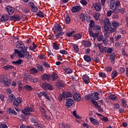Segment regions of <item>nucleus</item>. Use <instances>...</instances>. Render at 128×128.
I'll use <instances>...</instances> for the list:
<instances>
[{"mask_svg":"<svg viewBox=\"0 0 128 128\" xmlns=\"http://www.w3.org/2000/svg\"><path fill=\"white\" fill-rule=\"evenodd\" d=\"M120 6V2L119 0L116 2L114 0H111L110 1V10H114V14H118Z\"/></svg>","mask_w":128,"mask_h":128,"instance_id":"1","label":"nucleus"},{"mask_svg":"<svg viewBox=\"0 0 128 128\" xmlns=\"http://www.w3.org/2000/svg\"><path fill=\"white\" fill-rule=\"evenodd\" d=\"M104 32H107L108 34H112L114 32H116V28H112V27H108V26H104Z\"/></svg>","mask_w":128,"mask_h":128,"instance_id":"2","label":"nucleus"},{"mask_svg":"<svg viewBox=\"0 0 128 128\" xmlns=\"http://www.w3.org/2000/svg\"><path fill=\"white\" fill-rule=\"evenodd\" d=\"M22 112L24 114H26V116H30V112H34V109L32 107H26L24 110H22Z\"/></svg>","mask_w":128,"mask_h":128,"instance_id":"3","label":"nucleus"},{"mask_svg":"<svg viewBox=\"0 0 128 128\" xmlns=\"http://www.w3.org/2000/svg\"><path fill=\"white\" fill-rule=\"evenodd\" d=\"M74 104V100L72 98H69L67 99L66 101V108H70Z\"/></svg>","mask_w":128,"mask_h":128,"instance_id":"4","label":"nucleus"},{"mask_svg":"<svg viewBox=\"0 0 128 128\" xmlns=\"http://www.w3.org/2000/svg\"><path fill=\"white\" fill-rule=\"evenodd\" d=\"M42 87L44 90H52L54 89V87L52 86V84L48 83H43L42 84Z\"/></svg>","mask_w":128,"mask_h":128,"instance_id":"5","label":"nucleus"},{"mask_svg":"<svg viewBox=\"0 0 128 128\" xmlns=\"http://www.w3.org/2000/svg\"><path fill=\"white\" fill-rule=\"evenodd\" d=\"M6 10L10 16H12L14 14L16 10L12 6H6Z\"/></svg>","mask_w":128,"mask_h":128,"instance_id":"6","label":"nucleus"},{"mask_svg":"<svg viewBox=\"0 0 128 128\" xmlns=\"http://www.w3.org/2000/svg\"><path fill=\"white\" fill-rule=\"evenodd\" d=\"M28 6H30V8H31V10L32 12H37L38 8L36 6H34V3L30 2L28 4Z\"/></svg>","mask_w":128,"mask_h":128,"instance_id":"7","label":"nucleus"},{"mask_svg":"<svg viewBox=\"0 0 128 128\" xmlns=\"http://www.w3.org/2000/svg\"><path fill=\"white\" fill-rule=\"evenodd\" d=\"M92 6L94 8L96 12H100V10H102V4H100V3H94L92 4Z\"/></svg>","mask_w":128,"mask_h":128,"instance_id":"8","label":"nucleus"},{"mask_svg":"<svg viewBox=\"0 0 128 128\" xmlns=\"http://www.w3.org/2000/svg\"><path fill=\"white\" fill-rule=\"evenodd\" d=\"M22 102V98L19 97L16 99L13 103L14 106H18Z\"/></svg>","mask_w":128,"mask_h":128,"instance_id":"9","label":"nucleus"},{"mask_svg":"<svg viewBox=\"0 0 128 128\" xmlns=\"http://www.w3.org/2000/svg\"><path fill=\"white\" fill-rule=\"evenodd\" d=\"M20 58H26V60H30L32 58V55L30 53V52H27L24 54L21 52V54L20 55Z\"/></svg>","mask_w":128,"mask_h":128,"instance_id":"10","label":"nucleus"},{"mask_svg":"<svg viewBox=\"0 0 128 128\" xmlns=\"http://www.w3.org/2000/svg\"><path fill=\"white\" fill-rule=\"evenodd\" d=\"M62 96L63 98H72V94L70 92L64 91L62 93Z\"/></svg>","mask_w":128,"mask_h":128,"instance_id":"11","label":"nucleus"},{"mask_svg":"<svg viewBox=\"0 0 128 128\" xmlns=\"http://www.w3.org/2000/svg\"><path fill=\"white\" fill-rule=\"evenodd\" d=\"M14 53L10 55L11 58H14V56H18L19 58H20L22 52L18 51V49H14Z\"/></svg>","mask_w":128,"mask_h":128,"instance_id":"12","label":"nucleus"},{"mask_svg":"<svg viewBox=\"0 0 128 128\" xmlns=\"http://www.w3.org/2000/svg\"><path fill=\"white\" fill-rule=\"evenodd\" d=\"M10 20L12 22H20V17L18 14L13 15L10 17Z\"/></svg>","mask_w":128,"mask_h":128,"instance_id":"13","label":"nucleus"},{"mask_svg":"<svg viewBox=\"0 0 128 128\" xmlns=\"http://www.w3.org/2000/svg\"><path fill=\"white\" fill-rule=\"evenodd\" d=\"M54 28H53L54 32H62V26L60 24H56V26H54Z\"/></svg>","mask_w":128,"mask_h":128,"instance_id":"14","label":"nucleus"},{"mask_svg":"<svg viewBox=\"0 0 128 128\" xmlns=\"http://www.w3.org/2000/svg\"><path fill=\"white\" fill-rule=\"evenodd\" d=\"M82 10L80 6H76L72 8L71 12L73 13H76L80 12Z\"/></svg>","mask_w":128,"mask_h":128,"instance_id":"15","label":"nucleus"},{"mask_svg":"<svg viewBox=\"0 0 128 128\" xmlns=\"http://www.w3.org/2000/svg\"><path fill=\"white\" fill-rule=\"evenodd\" d=\"M82 80L85 84H90V77L86 74H84L82 76Z\"/></svg>","mask_w":128,"mask_h":128,"instance_id":"16","label":"nucleus"},{"mask_svg":"<svg viewBox=\"0 0 128 128\" xmlns=\"http://www.w3.org/2000/svg\"><path fill=\"white\" fill-rule=\"evenodd\" d=\"M66 84L64 83V82L62 80H58L56 82V86L58 88H64Z\"/></svg>","mask_w":128,"mask_h":128,"instance_id":"17","label":"nucleus"},{"mask_svg":"<svg viewBox=\"0 0 128 128\" xmlns=\"http://www.w3.org/2000/svg\"><path fill=\"white\" fill-rule=\"evenodd\" d=\"M90 122L92 124H94V126H100V122H98V120H96L94 118L90 117Z\"/></svg>","mask_w":128,"mask_h":128,"instance_id":"18","label":"nucleus"},{"mask_svg":"<svg viewBox=\"0 0 128 128\" xmlns=\"http://www.w3.org/2000/svg\"><path fill=\"white\" fill-rule=\"evenodd\" d=\"M2 84H4V86H6V88H8L10 86V82L8 81V79L7 78H3L2 80Z\"/></svg>","mask_w":128,"mask_h":128,"instance_id":"19","label":"nucleus"},{"mask_svg":"<svg viewBox=\"0 0 128 128\" xmlns=\"http://www.w3.org/2000/svg\"><path fill=\"white\" fill-rule=\"evenodd\" d=\"M98 96H100V94H98V92H94V93H92V99L95 100H100V97H98Z\"/></svg>","mask_w":128,"mask_h":128,"instance_id":"20","label":"nucleus"},{"mask_svg":"<svg viewBox=\"0 0 128 128\" xmlns=\"http://www.w3.org/2000/svg\"><path fill=\"white\" fill-rule=\"evenodd\" d=\"M41 78H42V80H48V81H49V80H50V75L44 74L42 76Z\"/></svg>","mask_w":128,"mask_h":128,"instance_id":"21","label":"nucleus"},{"mask_svg":"<svg viewBox=\"0 0 128 128\" xmlns=\"http://www.w3.org/2000/svg\"><path fill=\"white\" fill-rule=\"evenodd\" d=\"M74 100H76V102H80L82 98H80V94L76 92L74 95Z\"/></svg>","mask_w":128,"mask_h":128,"instance_id":"22","label":"nucleus"},{"mask_svg":"<svg viewBox=\"0 0 128 128\" xmlns=\"http://www.w3.org/2000/svg\"><path fill=\"white\" fill-rule=\"evenodd\" d=\"M12 64H15L16 66H20L22 64H24V60L22 59H18L16 61L12 62Z\"/></svg>","mask_w":128,"mask_h":128,"instance_id":"23","label":"nucleus"},{"mask_svg":"<svg viewBox=\"0 0 128 128\" xmlns=\"http://www.w3.org/2000/svg\"><path fill=\"white\" fill-rule=\"evenodd\" d=\"M93 30L96 32H102V27L99 25H96L93 28Z\"/></svg>","mask_w":128,"mask_h":128,"instance_id":"24","label":"nucleus"},{"mask_svg":"<svg viewBox=\"0 0 128 128\" xmlns=\"http://www.w3.org/2000/svg\"><path fill=\"white\" fill-rule=\"evenodd\" d=\"M29 72L30 74H36L38 72V70L35 68H32L29 70Z\"/></svg>","mask_w":128,"mask_h":128,"instance_id":"25","label":"nucleus"},{"mask_svg":"<svg viewBox=\"0 0 128 128\" xmlns=\"http://www.w3.org/2000/svg\"><path fill=\"white\" fill-rule=\"evenodd\" d=\"M8 14H4L1 17V22H6L8 20Z\"/></svg>","mask_w":128,"mask_h":128,"instance_id":"26","label":"nucleus"},{"mask_svg":"<svg viewBox=\"0 0 128 128\" xmlns=\"http://www.w3.org/2000/svg\"><path fill=\"white\" fill-rule=\"evenodd\" d=\"M58 78V74H52L50 76V80L54 82V80H56Z\"/></svg>","mask_w":128,"mask_h":128,"instance_id":"27","label":"nucleus"},{"mask_svg":"<svg viewBox=\"0 0 128 128\" xmlns=\"http://www.w3.org/2000/svg\"><path fill=\"white\" fill-rule=\"evenodd\" d=\"M111 24L112 25V26H113L112 28H116L118 26H120V22L116 20L113 21Z\"/></svg>","mask_w":128,"mask_h":128,"instance_id":"28","label":"nucleus"},{"mask_svg":"<svg viewBox=\"0 0 128 128\" xmlns=\"http://www.w3.org/2000/svg\"><path fill=\"white\" fill-rule=\"evenodd\" d=\"M8 112L9 114H14V116H16L18 114L12 108H10L8 109Z\"/></svg>","mask_w":128,"mask_h":128,"instance_id":"29","label":"nucleus"},{"mask_svg":"<svg viewBox=\"0 0 128 128\" xmlns=\"http://www.w3.org/2000/svg\"><path fill=\"white\" fill-rule=\"evenodd\" d=\"M110 100H114V102H116L118 100V97L114 94H111L108 96Z\"/></svg>","mask_w":128,"mask_h":128,"instance_id":"30","label":"nucleus"},{"mask_svg":"<svg viewBox=\"0 0 128 128\" xmlns=\"http://www.w3.org/2000/svg\"><path fill=\"white\" fill-rule=\"evenodd\" d=\"M19 50L21 52H22V54H25L26 52H27L28 50H26V48L23 45V46L20 47Z\"/></svg>","mask_w":128,"mask_h":128,"instance_id":"31","label":"nucleus"},{"mask_svg":"<svg viewBox=\"0 0 128 128\" xmlns=\"http://www.w3.org/2000/svg\"><path fill=\"white\" fill-rule=\"evenodd\" d=\"M2 68H4V70H14V66L10 65H6L3 66Z\"/></svg>","mask_w":128,"mask_h":128,"instance_id":"32","label":"nucleus"},{"mask_svg":"<svg viewBox=\"0 0 128 128\" xmlns=\"http://www.w3.org/2000/svg\"><path fill=\"white\" fill-rule=\"evenodd\" d=\"M118 76V71L116 70H113L111 74V78L112 80H114V78H116Z\"/></svg>","mask_w":128,"mask_h":128,"instance_id":"33","label":"nucleus"},{"mask_svg":"<svg viewBox=\"0 0 128 128\" xmlns=\"http://www.w3.org/2000/svg\"><path fill=\"white\" fill-rule=\"evenodd\" d=\"M83 44L86 48H90L92 46V42L90 41H84Z\"/></svg>","mask_w":128,"mask_h":128,"instance_id":"34","label":"nucleus"},{"mask_svg":"<svg viewBox=\"0 0 128 128\" xmlns=\"http://www.w3.org/2000/svg\"><path fill=\"white\" fill-rule=\"evenodd\" d=\"M84 60L86 62H92V58L88 55H84Z\"/></svg>","mask_w":128,"mask_h":128,"instance_id":"35","label":"nucleus"},{"mask_svg":"<svg viewBox=\"0 0 128 128\" xmlns=\"http://www.w3.org/2000/svg\"><path fill=\"white\" fill-rule=\"evenodd\" d=\"M52 48L56 50H60V44H56V42L52 43Z\"/></svg>","mask_w":128,"mask_h":128,"instance_id":"36","label":"nucleus"},{"mask_svg":"<svg viewBox=\"0 0 128 128\" xmlns=\"http://www.w3.org/2000/svg\"><path fill=\"white\" fill-rule=\"evenodd\" d=\"M112 24V23H110V19L108 18H106L104 19V26H109Z\"/></svg>","mask_w":128,"mask_h":128,"instance_id":"37","label":"nucleus"},{"mask_svg":"<svg viewBox=\"0 0 128 128\" xmlns=\"http://www.w3.org/2000/svg\"><path fill=\"white\" fill-rule=\"evenodd\" d=\"M36 16L39 18H44V12L40 11L36 13Z\"/></svg>","mask_w":128,"mask_h":128,"instance_id":"38","label":"nucleus"},{"mask_svg":"<svg viewBox=\"0 0 128 128\" xmlns=\"http://www.w3.org/2000/svg\"><path fill=\"white\" fill-rule=\"evenodd\" d=\"M74 40H80L82 38V35L80 34H78L74 36Z\"/></svg>","mask_w":128,"mask_h":128,"instance_id":"39","label":"nucleus"},{"mask_svg":"<svg viewBox=\"0 0 128 128\" xmlns=\"http://www.w3.org/2000/svg\"><path fill=\"white\" fill-rule=\"evenodd\" d=\"M64 32H58L55 36L56 39L58 40V38H60V36H64Z\"/></svg>","mask_w":128,"mask_h":128,"instance_id":"40","label":"nucleus"},{"mask_svg":"<svg viewBox=\"0 0 128 128\" xmlns=\"http://www.w3.org/2000/svg\"><path fill=\"white\" fill-rule=\"evenodd\" d=\"M16 48H20V46H24V42H22L21 40H18L16 42Z\"/></svg>","mask_w":128,"mask_h":128,"instance_id":"41","label":"nucleus"},{"mask_svg":"<svg viewBox=\"0 0 128 128\" xmlns=\"http://www.w3.org/2000/svg\"><path fill=\"white\" fill-rule=\"evenodd\" d=\"M110 58L112 60V62H114L116 60V54H111L110 56Z\"/></svg>","mask_w":128,"mask_h":128,"instance_id":"42","label":"nucleus"},{"mask_svg":"<svg viewBox=\"0 0 128 128\" xmlns=\"http://www.w3.org/2000/svg\"><path fill=\"white\" fill-rule=\"evenodd\" d=\"M90 26L91 28H94L96 26V22L94 20H90Z\"/></svg>","mask_w":128,"mask_h":128,"instance_id":"43","label":"nucleus"},{"mask_svg":"<svg viewBox=\"0 0 128 128\" xmlns=\"http://www.w3.org/2000/svg\"><path fill=\"white\" fill-rule=\"evenodd\" d=\"M43 96L47 100H49V102H50V96H48V92H43Z\"/></svg>","mask_w":128,"mask_h":128,"instance_id":"44","label":"nucleus"},{"mask_svg":"<svg viewBox=\"0 0 128 128\" xmlns=\"http://www.w3.org/2000/svg\"><path fill=\"white\" fill-rule=\"evenodd\" d=\"M32 46H29L28 48H29V50H34L38 47L36 46V44H34V42L32 44Z\"/></svg>","mask_w":128,"mask_h":128,"instance_id":"45","label":"nucleus"},{"mask_svg":"<svg viewBox=\"0 0 128 128\" xmlns=\"http://www.w3.org/2000/svg\"><path fill=\"white\" fill-rule=\"evenodd\" d=\"M120 101L122 102L123 108H126V101L124 98L120 99Z\"/></svg>","mask_w":128,"mask_h":128,"instance_id":"46","label":"nucleus"},{"mask_svg":"<svg viewBox=\"0 0 128 128\" xmlns=\"http://www.w3.org/2000/svg\"><path fill=\"white\" fill-rule=\"evenodd\" d=\"M102 42L104 44V46H106L108 44V38H104L102 39Z\"/></svg>","mask_w":128,"mask_h":128,"instance_id":"47","label":"nucleus"},{"mask_svg":"<svg viewBox=\"0 0 128 128\" xmlns=\"http://www.w3.org/2000/svg\"><path fill=\"white\" fill-rule=\"evenodd\" d=\"M100 52L102 54H106V47H102L100 49Z\"/></svg>","mask_w":128,"mask_h":128,"instance_id":"48","label":"nucleus"},{"mask_svg":"<svg viewBox=\"0 0 128 128\" xmlns=\"http://www.w3.org/2000/svg\"><path fill=\"white\" fill-rule=\"evenodd\" d=\"M80 18L82 20V22H86V16L84 13H81L80 14Z\"/></svg>","mask_w":128,"mask_h":128,"instance_id":"49","label":"nucleus"},{"mask_svg":"<svg viewBox=\"0 0 128 128\" xmlns=\"http://www.w3.org/2000/svg\"><path fill=\"white\" fill-rule=\"evenodd\" d=\"M73 48L76 52H78L80 50L78 46L76 44H73Z\"/></svg>","mask_w":128,"mask_h":128,"instance_id":"50","label":"nucleus"},{"mask_svg":"<svg viewBox=\"0 0 128 128\" xmlns=\"http://www.w3.org/2000/svg\"><path fill=\"white\" fill-rule=\"evenodd\" d=\"M120 106L118 104H113V108H114V110H120Z\"/></svg>","mask_w":128,"mask_h":128,"instance_id":"51","label":"nucleus"},{"mask_svg":"<svg viewBox=\"0 0 128 128\" xmlns=\"http://www.w3.org/2000/svg\"><path fill=\"white\" fill-rule=\"evenodd\" d=\"M112 52H114V49H112V48H106V52H107V54H112Z\"/></svg>","mask_w":128,"mask_h":128,"instance_id":"52","label":"nucleus"},{"mask_svg":"<svg viewBox=\"0 0 128 128\" xmlns=\"http://www.w3.org/2000/svg\"><path fill=\"white\" fill-rule=\"evenodd\" d=\"M24 88L26 90H30V91L32 90V86L30 85H26L24 86Z\"/></svg>","mask_w":128,"mask_h":128,"instance_id":"53","label":"nucleus"},{"mask_svg":"<svg viewBox=\"0 0 128 128\" xmlns=\"http://www.w3.org/2000/svg\"><path fill=\"white\" fill-rule=\"evenodd\" d=\"M94 18H95L96 20H98L100 19V13L98 12L96 13L94 15Z\"/></svg>","mask_w":128,"mask_h":128,"instance_id":"54","label":"nucleus"},{"mask_svg":"<svg viewBox=\"0 0 128 128\" xmlns=\"http://www.w3.org/2000/svg\"><path fill=\"white\" fill-rule=\"evenodd\" d=\"M106 72H112V67L111 66H107L105 68Z\"/></svg>","mask_w":128,"mask_h":128,"instance_id":"55","label":"nucleus"},{"mask_svg":"<svg viewBox=\"0 0 128 128\" xmlns=\"http://www.w3.org/2000/svg\"><path fill=\"white\" fill-rule=\"evenodd\" d=\"M9 98L10 100H12V102H14V100H16V96H14V95L13 94H10L9 96Z\"/></svg>","mask_w":128,"mask_h":128,"instance_id":"56","label":"nucleus"},{"mask_svg":"<svg viewBox=\"0 0 128 128\" xmlns=\"http://www.w3.org/2000/svg\"><path fill=\"white\" fill-rule=\"evenodd\" d=\"M72 114L74 115V116H75V118H78V119L82 118V117H80V116L76 114V110H74L72 112Z\"/></svg>","mask_w":128,"mask_h":128,"instance_id":"57","label":"nucleus"},{"mask_svg":"<svg viewBox=\"0 0 128 128\" xmlns=\"http://www.w3.org/2000/svg\"><path fill=\"white\" fill-rule=\"evenodd\" d=\"M65 22L66 24H68L70 22V17L69 16H66L65 18Z\"/></svg>","mask_w":128,"mask_h":128,"instance_id":"58","label":"nucleus"},{"mask_svg":"<svg viewBox=\"0 0 128 128\" xmlns=\"http://www.w3.org/2000/svg\"><path fill=\"white\" fill-rule=\"evenodd\" d=\"M99 76L102 78H106V74L104 72L99 73Z\"/></svg>","mask_w":128,"mask_h":128,"instance_id":"59","label":"nucleus"},{"mask_svg":"<svg viewBox=\"0 0 128 128\" xmlns=\"http://www.w3.org/2000/svg\"><path fill=\"white\" fill-rule=\"evenodd\" d=\"M64 72H66L67 74H72V70H70V68H66L64 70Z\"/></svg>","mask_w":128,"mask_h":128,"instance_id":"60","label":"nucleus"},{"mask_svg":"<svg viewBox=\"0 0 128 128\" xmlns=\"http://www.w3.org/2000/svg\"><path fill=\"white\" fill-rule=\"evenodd\" d=\"M114 13V10H109L107 11V16H112V14Z\"/></svg>","mask_w":128,"mask_h":128,"instance_id":"61","label":"nucleus"},{"mask_svg":"<svg viewBox=\"0 0 128 128\" xmlns=\"http://www.w3.org/2000/svg\"><path fill=\"white\" fill-rule=\"evenodd\" d=\"M30 80L32 82H38V78H30Z\"/></svg>","mask_w":128,"mask_h":128,"instance_id":"62","label":"nucleus"},{"mask_svg":"<svg viewBox=\"0 0 128 128\" xmlns=\"http://www.w3.org/2000/svg\"><path fill=\"white\" fill-rule=\"evenodd\" d=\"M22 11L23 12H24V14H28V12H30V9L28 8H22Z\"/></svg>","mask_w":128,"mask_h":128,"instance_id":"63","label":"nucleus"},{"mask_svg":"<svg viewBox=\"0 0 128 128\" xmlns=\"http://www.w3.org/2000/svg\"><path fill=\"white\" fill-rule=\"evenodd\" d=\"M0 128H8V125L6 124H1L0 125Z\"/></svg>","mask_w":128,"mask_h":128,"instance_id":"64","label":"nucleus"}]
</instances>
